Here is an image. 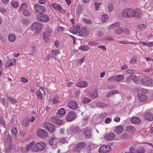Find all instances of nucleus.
<instances>
[{"instance_id": "obj_1", "label": "nucleus", "mask_w": 153, "mask_h": 153, "mask_svg": "<svg viewBox=\"0 0 153 153\" xmlns=\"http://www.w3.org/2000/svg\"><path fill=\"white\" fill-rule=\"evenodd\" d=\"M121 15L123 17L127 18H140L141 16L136 10L130 8L124 9L122 11Z\"/></svg>"}, {"instance_id": "obj_2", "label": "nucleus", "mask_w": 153, "mask_h": 153, "mask_svg": "<svg viewBox=\"0 0 153 153\" xmlns=\"http://www.w3.org/2000/svg\"><path fill=\"white\" fill-rule=\"evenodd\" d=\"M46 146L45 143L43 142H39L36 143L31 148L32 151L36 152L42 150Z\"/></svg>"}, {"instance_id": "obj_3", "label": "nucleus", "mask_w": 153, "mask_h": 153, "mask_svg": "<svg viewBox=\"0 0 153 153\" xmlns=\"http://www.w3.org/2000/svg\"><path fill=\"white\" fill-rule=\"evenodd\" d=\"M36 18L38 21L43 22H47L49 20V16L44 13H41L37 15Z\"/></svg>"}, {"instance_id": "obj_4", "label": "nucleus", "mask_w": 153, "mask_h": 153, "mask_svg": "<svg viewBox=\"0 0 153 153\" xmlns=\"http://www.w3.org/2000/svg\"><path fill=\"white\" fill-rule=\"evenodd\" d=\"M43 27V24L39 22H36L33 24L31 28L33 30L39 31Z\"/></svg>"}, {"instance_id": "obj_5", "label": "nucleus", "mask_w": 153, "mask_h": 153, "mask_svg": "<svg viewBox=\"0 0 153 153\" xmlns=\"http://www.w3.org/2000/svg\"><path fill=\"white\" fill-rule=\"evenodd\" d=\"M86 146V143L85 142H80L74 148V150L76 153H78Z\"/></svg>"}, {"instance_id": "obj_6", "label": "nucleus", "mask_w": 153, "mask_h": 153, "mask_svg": "<svg viewBox=\"0 0 153 153\" xmlns=\"http://www.w3.org/2000/svg\"><path fill=\"white\" fill-rule=\"evenodd\" d=\"M59 141L58 139L56 137H52L49 141L50 145L53 149L57 147V145Z\"/></svg>"}, {"instance_id": "obj_7", "label": "nucleus", "mask_w": 153, "mask_h": 153, "mask_svg": "<svg viewBox=\"0 0 153 153\" xmlns=\"http://www.w3.org/2000/svg\"><path fill=\"white\" fill-rule=\"evenodd\" d=\"M44 127L51 132H53L55 129V127L53 124L48 122H46L45 123Z\"/></svg>"}, {"instance_id": "obj_8", "label": "nucleus", "mask_w": 153, "mask_h": 153, "mask_svg": "<svg viewBox=\"0 0 153 153\" xmlns=\"http://www.w3.org/2000/svg\"><path fill=\"white\" fill-rule=\"evenodd\" d=\"M111 147L109 146L103 145L101 146L99 149L100 153H106L111 150Z\"/></svg>"}, {"instance_id": "obj_9", "label": "nucleus", "mask_w": 153, "mask_h": 153, "mask_svg": "<svg viewBox=\"0 0 153 153\" xmlns=\"http://www.w3.org/2000/svg\"><path fill=\"white\" fill-rule=\"evenodd\" d=\"M35 8L37 13H41L45 11V8L43 6L36 4L35 6Z\"/></svg>"}, {"instance_id": "obj_10", "label": "nucleus", "mask_w": 153, "mask_h": 153, "mask_svg": "<svg viewBox=\"0 0 153 153\" xmlns=\"http://www.w3.org/2000/svg\"><path fill=\"white\" fill-rule=\"evenodd\" d=\"M76 117V113L73 111H70L66 116V119L67 121H71L74 120Z\"/></svg>"}, {"instance_id": "obj_11", "label": "nucleus", "mask_w": 153, "mask_h": 153, "mask_svg": "<svg viewBox=\"0 0 153 153\" xmlns=\"http://www.w3.org/2000/svg\"><path fill=\"white\" fill-rule=\"evenodd\" d=\"M68 107L73 110H75L78 107V104L77 102L75 101H70L68 104Z\"/></svg>"}, {"instance_id": "obj_12", "label": "nucleus", "mask_w": 153, "mask_h": 153, "mask_svg": "<svg viewBox=\"0 0 153 153\" xmlns=\"http://www.w3.org/2000/svg\"><path fill=\"white\" fill-rule=\"evenodd\" d=\"M37 135L39 137L45 138L48 136L47 131L42 129H39L37 132Z\"/></svg>"}, {"instance_id": "obj_13", "label": "nucleus", "mask_w": 153, "mask_h": 153, "mask_svg": "<svg viewBox=\"0 0 153 153\" xmlns=\"http://www.w3.org/2000/svg\"><path fill=\"white\" fill-rule=\"evenodd\" d=\"M130 151H133L134 153H144L145 149L143 147H140L137 149H135L134 147H131L130 149Z\"/></svg>"}, {"instance_id": "obj_14", "label": "nucleus", "mask_w": 153, "mask_h": 153, "mask_svg": "<svg viewBox=\"0 0 153 153\" xmlns=\"http://www.w3.org/2000/svg\"><path fill=\"white\" fill-rule=\"evenodd\" d=\"M144 117L145 119L150 121L153 120V115L152 113L146 111L144 114Z\"/></svg>"}, {"instance_id": "obj_15", "label": "nucleus", "mask_w": 153, "mask_h": 153, "mask_svg": "<svg viewBox=\"0 0 153 153\" xmlns=\"http://www.w3.org/2000/svg\"><path fill=\"white\" fill-rule=\"evenodd\" d=\"M69 131H70V134L72 135H74L77 133H79L81 131V129L78 127H76L71 129Z\"/></svg>"}, {"instance_id": "obj_16", "label": "nucleus", "mask_w": 153, "mask_h": 153, "mask_svg": "<svg viewBox=\"0 0 153 153\" xmlns=\"http://www.w3.org/2000/svg\"><path fill=\"white\" fill-rule=\"evenodd\" d=\"M141 81L145 85H150L151 83L152 79L149 78L144 77L141 79Z\"/></svg>"}, {"instance_id": "obj_17", "label": "nucleus", "mask_w": 153, "mask_h": 153, "mask_svg": "<svg viewBox=\"0 0 153 153\" xmlns=\"http://www.w3.org/2000/svg\"><path fill=\"white\" fill-rule=\"evenodd\" d=\"M115 137V134L113 133L107 134L105 136V139L111 141L113 140Z\"/></svg>"}, {"instance_id": "obj_18", "label": "nucleus", "mask_w": 153, "mask_h": 153, "mask_svg": "<svg viewBox=\"0 0 153 153\" xmlns=\"http://www.w3.org/2000/svg\"><path fill=\"white\" fill-rule=\"evenodd\" d=\"M123 131V128L122 126H119L115 127L114 131L118 134H121Z\"/></svg>"}, {"instance_id": "obj_19", "label": "nucleus", "mask_w": 153, "mask_h": 153, "mask_svg": "<svg viewBox=\"0 0 153 153\" xmlns=\"http://www.w3.org/2000/svg\"><path fill=\"white\" fill-rule=\"evenodd\" d=\"M88 34L86 29L84 27L81 28L79 33V35L82 37H85Z\"/></svg>"}, {"instance_id": "obj_20", "label": "nucleus", "mask_w": 153, "mask_h": 153, "mask_svg": "<svg viewBox=\"0 0 153 153\" xmlns=\"http://www.w3.org/2000/svg\"><path fill=\"white\" fill-rule=\"evenodd\" d=\"M91 130L88 128L85 129L83 131V134L85 135V137L86 138L89 139L91 137Z\"/></svg>"}, {"instance_id": "obj_21", "label": "nucleus", "mask_w": 153, "mask_h": 153, "mask_svg": "<svg viewBox=\"0 0 153 153\" xmlns=\"http://www.w3.org/2000/svg\"><path fill=\"white\" fill-rule=\"evenodd\" d=\"M138 99L139 100L142 102H144L146 101L147 97L146 95L144 94H139L138 95Z\"/></svg>"}, {"instance_id": "obj_22", "label": "nucleus", "mask_w": 153, "mask_h": 153, "mask_svg": "<svg viewBox=\"0 0 153 153\" xmlns=\"http://www.w3.org/2000/svg\"><path fill=\"white\" fill-rule=\"evenodd\" d=\"M89 96L90 98L94 99L98 96V94L97 90L96 89H94V91L93 92H89Z\"/></svg>"}, {"instance_id": "obj_23", "label": "nucleus", "mask_w": 153, "mask_h": 153, "mask_svg": "<svg viewBox=\"0 0 153 153\" xmlns=\"http://www.w3.org/2000/svg\"><path fill=\"white\" fill-rule=\"evenodd\" d=\"M87 84V83L86 81H83L77 83L76 85L79 87L83 88L86 87Z\"/></svg>"}, {"instance_id": "obj_24", "label": "nucleus", "mask_w": 153, "mask_h": 153, "mask_svg": "<svg viewBox=\"0 0 153 153\" xmlns=\"http://www.w3.org/2000/svg\"><path fill=\"white\" fill-rule=\"evenodd\" d=\"M131 122L133 123L138 124L140 123V120L138 117H134L131 118Z\"/></svg>"}, {"instance_id": "obj_25", "label": "nucleus", "mask_w": 153, "mask_h": 153, "mask_svg": "<svg viewBox=\"0 0 153 153\" xmlns=\"http://www.w3.org/2000/svg\"><path fill=\"white\" fill-rule=\"evenodd\" d=\"M126 130L127 132H133L136 130L135 128L132 126H128L126 127Z\"/></svg>"}, {"instance_id": "obj_26", "label": "nucleus", "mask_w": 153, "mask_h": 153, "mask_svg": "<svg viewBox=\"0 0 153 153\" xmlns=\"http://www.w3.org/2000/svg\"><path fill=\"white\" fill-rule=\"evenodd\" d=\"M123 30L122 27L119 26L115 29V33L119 35L121 34L123 32Z\"/></svg>"}, {"instance_id": "obj_27", "label": "nucleus", "mask_w": 153, "mask_h": 153, "mask_svg": "<svg viewBox=\"0 0 153 153\" xmlns=\"http://www.w3.org/2000/svg\"><path fill=\"white\" fill-rule=\"evenodd\" d=\"M65 113V110L62 108L59 109L57 113V115L59 117H62V116L64 115Z\"/></svg>"}, {"instance_id": "obj_28", "label": "nucleus", "mask_w": 153, "mask_h": 153, "mask_svg": "<svg viewBox=\"0 0 153 153\" xmlns=\"http://www.w3.org/2000/svg\"><path fill=\"white\" fill-rule=\"evenodd\" d=\"M130 79H132L134 81L135 83H137L138 81L137 76L134 74H131L129 76Z\"/></svg>"}, {"instance_id": "obj_29", "label": "nucleus", "mask_w": 153, "mask_h": 153, "mask_svg": "<svg viewBox=\"0 0 153 153\" xmlns=\"http://www.w3.org/2000/svg\"><path fill=\"white\" fill-rule=\"evenodd\" d=\"M28 5L26 3H22L20 7V10L21 11H23L28 9Z\"/></svg>"}, {"instance_id": "obj_30", "label": "nucleus", "mask_w": 153, "mask_h": 153, "mask_svg": "<svg viewBox=\"0 0 153 153\" xmlns=\"http://www.w3.org/2000/svg\"><path fill=\"white\" fill-rule=\"evenodd\" d=\"M16 39L15 35L13 34H10L8 36V39L9 41L11 42H13Z\"/></svg>"}, {"instance_id": "obj_31", "label": "nucleus", "mask_w": 153, "mask_h": 153, "mask_svg": "<svg viewBox=\"0 0 153 153\" xmlns=\"http://www.w3.org/2000/svg\"><path fill=\"white\" fill-rule=\"evenodd\" d=\"M79 27L76 26L74 28L71 29L70 31V32H72L74 34H77L79 30Z\"/></svg>"}, {"instance_id": "obj_32", "label": "nucleus", "mask_w": 153, "mask_h": 153, "mask_svg": "<svg viewBox=\"0 0 153 153\" xmlns=\"http://www.w3.org/2000/svg\"><path fill=\"white\" fill-rule=\"evenodd\" d=\"M11 132L13 135L16 137L18 134L17 129L16 128H13L11 129Z\"/></svg>"}, {"instance_id": "obj_33", "label": "nucleus", "mask_w": 153, "mask_h": 153, "mask_svg": "<svg viewBox=\"0 0 153 153\" xmlns=\"http://www.w3.org/2000/svg\"><path fill=\"white\" fill-rule=\"evenodd\" d=\"M22 12H23V15L25 16H29L30 15L31 11L30 10H29L28 9L25 10Z\"/></svg>"}, {"instance_id": "obj_34", "label": "nucleus", "mask_w": 153, "mask_h": 153, "mask_svg": "<svg viewBox=\"0 0 153 153\" xmlns=\"http://www.w3.org/2000/svg\"><path fill=\"white\" fill-rule=\"evenodd\" d=\"M15 146V145L13 144H10L8 145V147L6 148V150L7 152H10L12 149Z\"/></svg>"}, {"instance_id": "obj_35", "label": "nucleus", "mask_w": 153, "mask_h": 153, "mask_svg": "<svg viewBox=\"0 0 153 153\" xmlns=\"http://www.w3.org/2000/svg\"><path fill=\"white\" fill-rule=\"evenodd\" d=\"M50 35L45 33H43V39L46 42H47L49 41V36Z\"/></svg>"}, {"instance_id": "obj_36", "label": "nucleus", "mask_w": 153, "mask_h": 153, "mask_svg": "<svg viewBox=\"0 0 153 153\" xmlns=\"http://www.w3.org/2000/svg\"><path fill=\"white\" fill-rule=\"evenodd\" d=\"M91 101V99L85 97L84 98L82 102L85 104H87L89 103Z\"/></svg>"}, {"instance_id": "obj_37", "label": "nucleus", "mask_w": 153, "mask_h": 153, "mask_svg": "<svg viewBox=\"0 0 153 153\" xmlns=\"http://www.w3.org/2000/svg\"><path fill=\"white\" fill-rule=\"evenodd\" d=\"M97 105L98 107H106L108 106V105L101 102H99L97 103Z\"/></svg>"}, {"instance_id": "obj_38", "label": "nucleus", "mask_w": 153, "mask_h": 153, "mask_svg": "<svg viewBox=\"0 0 153 153\" xmlns=\"http://www.w3.org/2000/svg\"><path fill=\"white\" fill-rule=\"evenodd\" d=\"M79 49L83 51H87L89 49V47L87 46H80Z\"/></svg>"}, {"instance_id": "obj_39", "label": "nucleus", "mask_w": 153, "mask_h": 153, "mask_svg": "<svg viewBox=\"0 0 153 153\" xmlns=\"http://www.w3.org/2000/svg\"><path fill=\"white\" fill-rule=\"evenodd\" d=\"M120 137L122 139H124L129 138L130 137V135H129L127 133H123L121 135Z\"/></svg>"}, {"instance_id": "obj_40", "label": "nucleus", "mask_w": 153, "mask_h": 153, "mask_svg": "<svg viewBox=\"0 0 153 153\" xmlns=\"http://www.w3.org/2000/svg\"><path fill=\"white\" fill-rule=\"evenodd\" d=\"M123 78V75H119L115 77V79L117 81L119 82Z\"/></svg>"}, {"instance_id": "obj_41", "label": "nucleus", "mask_w": 153, "mask_h": 153, "mask_svg": "<svg viewBox=\"0 0 153 153\" xmlns=\"http://www.w3.org/2000/svg\"><path fill=\"white\" fill-rule=\"evenodd\" d=\"M137 57L136 56H134L130 60V62L132 65H134L136 64L137 62Z\"/></svg>"}, {"instance_id": "obj_42", "label": "nucleus", "mask_w": 153, "mask_h": 153, "mask_svg": "<svg viewBox=\"0 0 153 153\" xmlns=\"http://www.w3.org/2000/svg\"><path fill=\"white\" fill-rule=\"evenodd\" d=\"M120 24L118 22L113 23L112 24L110 25L109 29H113L115 27H117Z\"/></svg>"}, {"instance_id": "obj_43", "label": "nucleus", "mask_w": 153, "mask_h": 153, "mask_svg": "<svg viewBox=\"0 0 153 153\" xmlns=\"http://www.w3.org/2000/svg\"><path fill=\"white\" fill-rule=\"evenodd\" d=\"M18 150L21 151L22 153H26L28 152L26 148H23L22 147H19L18 149Z\"/></svg>"}, {"instance_id": "obj_44", "label": "nucleus", "mask_w": 153, "mask_h": 153, "mask_svg": "<svg viewBox=\"0 0 153 153\" xmlns=\"http://www.w3.org/2000/svg\"><path fill=\"white\" fill-rule=\"evenodd\" d=\"M108 19V16L106 14H103L102 16V21L103 22L106 21Z\"/></svg>"}, {"instance_id": "obj_45", "label": "nucleus", "mask_w": 153, "mask_h": 153, "mask_svg": "<svg viewBox=\"0 0 153 153\" xmlns=\"http://www.w3.org/2000/svg\"><path fill=\"white\" fill-rule=\"evenodd\" d=\"M30 120L29 119L27 118L26 120H24L22 121V124L25 126H28Z\"/></svg>"}, {"instance_id": "obj_46", "label": "nucleus", "mask_w": 153, "mask_h": 153, "mask_svg": "<svg viewBox=\"0 0 153 153\" xmlns=\"http://www.w3.org/2000/svg\"><path fill=\"white\" fill-rule=\"evenodd\" d=\"M34 144V142H32L31 143H30L26 146V148L27 149V150L28 152L31 149V147Z\"/></svg>"}, {"instance_id": "obj_47", "label": "nucleus", "mask_w": 153, "mask_h": 153, "mask_svg": "<svg viewBox=\"0 0 153 153\" xmlns=\"http://www.w3.org/2000/svg\"><path fill=\"white\" fill-rule=\"evenodd\" d=\"M7 143L8 145H10V144H11L12 142V139L11 137L9 134H8L7 136Z\"/></svg>"}, {"instance_id": "obj_48", "label": "nucleus", "mask_w": 153, "mask_h": 153, "mask_svg": "<svg viewBox=\"0 0 153 153\" xmlns=\"http://www.w3.org/2000/svg\"><path fill=\"white\" fill-rule=\"evenodd\" d=\"M5 124V122L3 118L0 116V126H4Z\"/></svg>"}, {"instance_id": "obj_49", "label": "nucleus", "mask_w": 153, "mask_h": 153, "mask_svg": "<svg viewBox=\"0 0 153 153\" xmlns=\"http://www.w3.org/2000/svg\"><path fill=\"white\" fill-rule=\"evenodd\" d=\"M22 22L24 24L27 25L29 24L30 21L27 19H22Z\"/></svg>"}, {"instance_id": "obj_50", "label": "nucleus", "mask_w": 153, "mask_h": 153, "mask_svg": "<svg viewBox=\"0 0 153 153\" xmlns=\"http://www.w3.org/2000/svg\"><path fill=\"white\" fill-rule=\"evenodd\" d=\"M51 32L52 30L49 27H48L46 29L44 33L50 35Z\"/></svg>"}, {"instance_id": "obj_51", "label": "nucleus", "mask_w": 153, "mask_h": 153, "mask_svg": "<svg viewBox=\"0 0 153 153\" xmlns=\"http://www.w3.org/2000/svg\"><path fill=\"white\" fill-rule=\"evenodd\" d=\"M11 6L14 8H17L18 5L19 4L17 2L13 1L11 3Z\"/></svg>"}, {"instance_id": "obj_52", "label": "nucleus", "mask_w": 153, "mask_h": 153, "mask_svg": "<svg viewBox=\"0 0 153 153\" xmlns=\"http://www.w3.org/2000/svg\"><path fill=\"white\" fill-rule=\"evenodd\" d=\"M103 39L105 41H110L114 40V39L111 36H106L103 38Z\"/></svg>"}, {"instance_id": "obj_53", "label": "nucleus", "mask_w": 153, "mask_h": 153, "mask_svg": "<svg viewBox=\"0 0 153 153\" xmlns=\"http://www.w3.org/2000/svg\"><path fill=\"white\" fill-rule=\"evenodd\" d=\"M6 97L8 98V100L9 101H10V102H12L14 103H16L17 102V101L16 100H15V99H13L12 98L9 97L7 96H6Z\"/></svg>"}, {"instance_id": "obj_54", "label": "nucleus", "mask_w": 153, "mask_h": 153, "mask_svg": "<svg viewBox=\"0 0 153 153\" xmlns=\"http://www.w3.org/2000/svg\"><path fill=\"white\" fill-rule=\"evenodd\" d=\"M53 7L54 9L56 10H59V8H61V6L59 4H53Z\"/></svg>"}, {"instance_id": "obj_55", "label": "nucleus", "mask_w": 153, "mask_h": 153, "mask_svg": "<svg viewBox=\"0 0 153 153\" xmlns=\"http://www.w3.org/2000/svg\"><path fill=\"white\" fill-rule=\"evenodd\" d=\"M83 21L85 22L86 24H91L92 23L91 20L86 18H84L83 19Z\"/></svg>"}, {"instance_id": "obj_56", "label": "nucleus", "mask_w": 153, "mask_h": 153, "mask_svg": "<svg viewBox=\"0 0 153 153\" xmlns=\"http://www.w3.org/2000/svg\"><path fill=\"white\" fill-rule=\"evenodd\" d=\"M146 26L144 24H140L137 25V27L139 30H141L144 27H145Z\"/></svg>"}, {"instance_id": "obj_57", "label": "nucleus", "mask_w": 153, "mask_h": 153, "mask_svg": "<svg viewBox=\"0 0 153 153\" xmlns=\"http://www.w3.org/2000/svg\"><path fill=\"white\" fill-rule=\"evenodd\" d=\"M108 10L109 11H112L114 9V5L112 4H110L108 6Z\"/></svg>"}, {"instance_id": "obj_58", "label": "nucleus", "mask_w": 153, "mask_h": 153, "mask_svg": "<svg viewBox=\"0 0 153 153\" xmlns=\"http://www.w3.org/2000/svg\"><path fill=\"white\" fill-rule=\"evenodd\" d=\"M59 101L58 100V99L57 97H54L53 99V103L55 104H56L59 102Z\"/></svg>"}, {"instance_id": "obj_59", "label": "nucleus", "mask_w": 153, "mask_h": 153, "mask_svg": "<svg viewBox=\"0 0 153 153\" xmlns=\"http://www.w3.org/2000/svg\"><path fill=\"white\" fill-rule=\"evenodd\" d=\"M57 119V118L54 116H52L50 118V120L51 122L55 123Z\"/></svg>"}, {"instance_id": "obj_60", "label": "nucleus", "mask_w": 153, "mask_h": 153, "mask_svg": "<svg viewBox=\"0 0 153 153\" xmlns=\"http://www.w3.org/2000/svg\"><path fill=\"white\" fill-rule=\"evenodd\" d=\"M62 121L58 118L57 119L56 122L55 123V124L58 125H60L62 124Z\"/></svg>"}, {"instance_id": "obj_61", "label": "nucleus", "mask_w": 153, "mask_h": 153, "mask_svg": "<svg viewBox=\"0 0 153 153\" xmlns=\"http://www.w3.org/2000/svg\"><path fill=\"white\" fill-rule=\"evenodd\" d=\"M95 6V9L96 10H98L100 8V6L99 5V4L97 2H95L94 3Z\"/></svg>"}, {"instance_id": "obj_62", "label": "nucleus", "mask_w": 153, "mask_h": 153, "mask_svg": "<svg viewBox=\"0 0 153 153\" xmlns=\"http://www.w3.org/2000/svg\"><path fill=\"white\" fill-rule=\"evenodd\" d=\"M37 95L39 99H42V94L39 92H36Z\"/></svg>"}, {"instance_id": "obj_63", "label": "nucleus", "mask_w": 153, "mask_h": 153, "mask_svg": "<svg viewBox=\"0 0 153 153\" xmlns=\"http://www.w3.org/2000/svg\"><path fill=\"white\" fill-rule=\"evenodd\" d=\"M111 119L110 118L108 117L106 118L105 120V122L107 124H108L111 122Z\"/></svg>"}, {"instance_id": "obj_64", "label": "nucleus", "mask_w": 153, "mask_h": 153, "mask_svg": "<svg viewBox=\"0 0 153 153\" xmlns=\"http://www.w3.org/2000/svg\"><path fill=\"white\" fill-rule=\"evenodd\" d=\"M104 33L102 31H99L98 32V36L99 37H101L103 36Z\"/></svg>"}]
</instances>
